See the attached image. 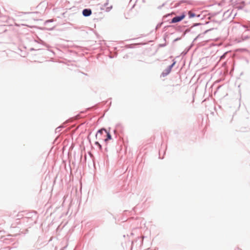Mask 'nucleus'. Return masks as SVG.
<instances>
[{
	"label": "nucleus",
	"mask_w": 250,
	"mask_h": 250,
	"mask_svg": "<svg viewBox=\"0 0 250 250\" xmlns=\"http://www.w3.org/2000/svg\"><path fill=\"white\" fill-rule=\"evenodd\" d=\"M99 146V147L100 148V149H102V146L100 144H99V145L98 146Z\"/></svg>",
	"instance_id": "12"
},
{
	"label": "nucleus",
	"mask_w": 250,
	"mask_h": 250,
	"mask_svg": "<svg viewBox=\"0 0 250 250\" xmlns=\"http://www.w3.org/2000/svg\"><path fill=\"white\" fill-rule=\"evenodd\" d=\"M208 31L209 30H207L206 31H205L204 34L207 33Z\"/></svg>",
	"instance_id": "13"
},
{
	"label": "nucleus",
	"mask_w": 250,
	"mask_h": 250,
	"mask_svg": "<svg viewBox=\"0 0 250 250\" xmlns=\"http://www.w3.org/2000/svg\"><path fill=\"white\" fill-rule=\"evenodd\" d=\"M106 132V130L104 128L99 129L96 134V138L98 140H103L102 136L104 135V133Z\"/></svg>",
	"instance_id": "3"
},
{
	"label": "nucleus",
	"mask_w": 250,
	"mask_h": 250,
	"mask_svg": "<svg viewBox=\"0 0 250 250\" xmlns=\"http://www.w3.org/2000/svg\"><path fill=\"white\" fill-rule=\"evenodd\" d=\"M61 127H58L56 129V131H59L60 130Z\"/></svg>",
	"instance_id": "9"
},
{
	"label": "nucleus",
	"mask_w": 250,
	"mask_h": 250,
	"mask_svg": "<svg viewBox=\"0 0 250 250\" xmlns=\"http://www.w3.org/2000/svg\"><path fill=\"white\" fill-rule=\"evenodd\" d=\"M105 135L106 136V138L104 139V142H106L108 140L111 139V135H110V134L109 132H107L106 131V133H104V136Z\"/></svg>",
	"instance_id": "7"
},
{
	"label": "nucleus",
	"mask_w": 250,
	"mask_h": 250,
	"mask_svg": "<svg viewBox=\"0 0 250 250\" xmlns=\"http://www.w3.org/2000/svg\"><path fill=\"white\" fill-rule=\"evenodd\" d=\"M50 21H51L48 20V21H46L45 22L47 23V22H50Z\"/></svg>",
	"instance_id": "14"
},
{
	"label": "nucleus",
	"mask_w": 250,
	"mask_h": 250,
	"mask_svg": "<svg viewBox=\"0 0 250 250\" xmlns=\"http://www.w3.org/2000/svg\"><path fill=\"white\" fill-rule=\"evenodd\" d=\"M176 62H174L171 65H169L167 68H166L161 74V76L163 77L167 76L170 72L172 68L175 65Z\"/></svg>",
	"instance_id": "1"
},
{
	"label": "nucleus",
	"mask_w": 250,
	"mask_h": 250,
	"mask_svg": "<svg viewBox=\"0 0 250 250\" xmlns=\"http://www.w3.org/2000/svg\"><path fill=\"white\" fill-rule=\"evenodd\" d=\"M83 15L84 17H88L92 14V11L90 9H84L82 12Z\"/></svg>",
	"instance_id": "5"
},
{
	"label": "nucleus",
	"mask_w": 250,
	"mask_h": 250,
	"mask_svg": "<svg viewBox=\"0 0 250 250\" xmlns=\"http://www.w3.org/2000/svg\"><path fill=\"white\" fill-rule=\"evenodd\" d=\"M108 0H107L105 3L104 4V5L102 6V7L101 8V10H104L106 12H109L112 8V5H110L109 6H108Z\"/></svg>",
	"instance_id": "4"
},
{
	"label": "nucleus",
	"mask_w": 250,
	"mask_h": 250,
	"mask_svg": "<svg viewBox=\"0 0 250 250\" xmlns=\"http://www.w3.org/2000/svg\"><path fill=\"white\" fill-rule=\"evenodd\" d=\"M95 144L98 146L99 144H100V143L98 142H96L95 143Z\"/></svg>",
	"instance_id": "10"
},
{
	"label": "nucleus",
	"mask_w": 250,
	"mask_h": 250,
	"mask_svg": "<svg viewBox=\"0 0 250 250\" xmlns=\"http://www.w3.org/2000/svg\"><path fill=\"white\" fill-rule=\"evenodd\" d=\"M201 25V23H194L192 26L194 27V26H198V25Z\"/></svg>",
	"instance_id": "8"
},
{
	"label": "nucleus",
	"mask_w": 250,
	"mask_h": 250,
	"mask_svg": "<svg viewBox=\"0 0 250 250\" xmlns=\"http://www.w3.org/2000/svg\"><path fill=\"white\" fill-rule=\"evenodd\" d=\"M99 146V147L100 148V149H102V146L100 144H99V145L98 146Z\"/></svg>",
	"instance_id": "11"
},
{
	"label": "nucleus",
	"mask_w": 250,
	"mask_h": 250,
	"mask_svg": "<svg viewBox=\"0 0 250 250\" xmlns=\"http://www.w3.org/2000/svg\"><path fill=\"white\" fill-rule=\"evenodd\" d=\"M188 17H189V19L194 18L195 17H200V15H196L195 13H193L191 11H189L188 12Z\"/></svg>",
	"instance_id": "6"
},
{
	"label": "nucleus",
	"mask_w": 250,
	"mask_h": 250,
	"mask_svg": "<svg viewBox=\"0 0 250 250\" xmlns=\"http://www.w3.org/2000/svg\"><path fill=\"white\" fill-rule=\"evenodd\" d=\"M185 16L186 15H185L184 13H183L180 16H175L172 19L170 22L173 23L179 22L181 21L182 20H183L185 18Z\"/></svg>",
	"instance_id": "2"
}]
</instances>
